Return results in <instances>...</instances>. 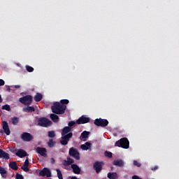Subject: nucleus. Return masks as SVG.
Returning a JSON list of instances; mask_svg holds the SVG:
<instances>
[{"label":"nucleus","mask_w":179,"mask_h":179,"mask_svg":"<svg viewBox=\"0 0 179 179\" xmlns=\"http://www.w3.org/2000/svg\"><path fill=\"white\" fill-rule=\"evenodd\" d=\"M52 113L57 115H62L65 113L66 110V105H62L59 102H55L51 106Z\"/></svg>","instance_id":"obj_1"},{"label":"nucleus","mask_w":179,"mask_h":179,"mask_svg":"<svg viewBox=\"0 0 179 179\" xmlns=\"http://www.w3.org/2000/svg\"><path fill=\"white\" fill-rule=\"evenodd\" d=\"M37 124L43 128H48L52 125V122L45 117H41L38 119Z\"/></svg>","instance_id":"obj_2"},{"label":"nucleus","mask_w":179,"mask_h":179,"mask_svg":"<svg viewBox=\"0 0 179 179\" xmlns=\"http://www.w3.org/2000/svg\"><path fill=\"white\" fill-rule=\"evenodd\" d=\"M115 145L123 149H128L129 148V141L127 138H122L116 141Z\"/></svg>","instance_id":"obj_3"},{"label":"nucleus","mask_w":179,"mask_h":179,"mask_svg":"<svg viewBox=\"0 0 179 179\" xmlns=\"http://www.w3.org/2000/svg\"><path fill=\"white\" fill-rule=\"evenodd\" d=\"M20 102L24 106H31L32 103L33 98L31 95H27L23 97H20Z\"/></svg>","instance_id":"obj_4"},{"label":"nucleus","mask_w":179,"mask_h":179,"mask_svg":"<svg viewBox=\"0 0 179 179\" xmlns=\"http://www.w3.org/2000/svg\"><path fill=\"white\" fill-rule=\"evenodd\" d=\"M69 155H70L73 159H76L77 161L80 159V152L78 150L73 147L71 148L69 150Z\"/></svg>","instance_id":"obj_5"},{"label":"nucleus","mask_w":179,"mask_h":179,"mask_svg":"<svg viewBox=\"0 0 179 179\" xmlns=\"http://www.w3.org/2000/svg\"><path fill=\"white\" fill-rule=\"evenodd\" d=\"M94 124L96 126L101 127H106L108 125L109 122L106 119H96L94 122Z\"/></svg>","instance_id":"obj_6"},{"label":"nucleus","mask_w":179,"mask_h":179,"mask_svg":"<svg viewBox=\"0 0 179 179\" xmlns=\"http://www.w3.org/2000/svg\"><path fill=\"white\" fill-rule=\"evenodd\" d=\"M103 164H104L103 162H99V161H96L94 163L93 169L95 171L96 173H99L101 172Z\"/></svg>","instance_id":"obj_7"},{"label":"nucleus","mask_w":179,"mask_h":179,"mask_svg":"<svg viewBox=\"0 0 179 179\" xmlns=\"http://www.w3.org/2000/svg\"><path fill=\"white\" fill-rule=\"evenodd\" d=\"M73 134L71 132V133H69L68 134H66V136H62L61 137V141H60V143L62 145H68L70 139L72 138V136Z\"/></svg>","instance_id":"obj_8"},{"label":"nucleus","mask_w":179,"mask_h":179,"mask_svg":"<svg viewBox=\"0 0 179 179\" xmlns=\"http://www.w3.org/2000/svg\"><path fill=\"white\" fill-rule=\"evenodd\" d=\"M39 176L46 177L50 178L52 177V172L48 168H43V170H41L39 172Z\"/></svg>","instance_id":"obj_9"},{"label":"nucleus","mask_w":179,"mask_h":179,"mask_svg":"<svg viewBox=\"0 0 179 179\" xmlns=\"http://www.w3.org/2000/svg\"><path fill=\"white\" fill-rule=\"evenodd\" d=\"M90 122V118L85 116L80 117L76 121L77 124H85Z\"/></svg>","instance_id":"obj_10"},{"label":"nucleus","mask_w":179,"mask_h":179,"mask_svg":"<svg viewBox=\"0 0 179 179\" xmlns=\"http://www.w3.org/2000/svg\"><path fill=\"white\" fill-rule=\"evenodd\" d=\"M21 138L26 142H30L33 139V136H31V134L27 133V132H24L21 135Z\"/></svg>","instance_id":"obj_11"},{"label":"nucleus","mask_w":179,"mask_h":179,"mask_svg":"<svg viewBox=\"0 0 179 179\" xmlns=\"http://www.w3.org/2000/svg\"><path fill=\"white\" fill-rule=\"evenodd\" d=\"M36 152L41 156H43V157H47V150L45 148L37 147Z\"/></svg>","instance_id":"obj_12"},{"label":"nucleus","mask_w":179,"mask_h":179,"mask_svg":"<svg viewBox=\"0 0 179 179\" xmlns=\"http://www.w3.org/2000/svg\"><path fill=\"white\" fill-rule=\"evenodd\" d=\"M15 155L20 158H24L25 157H28L29 154L27 153V152L22 149L18 150L17 152L15 153Z\"/></svg>","instance_id":"obj_13"},{"label":"nucleus","mask_w":179,"mask_h":179,"mask_svg":"<svg viewBox=\"0 0 179 179\" xmlns=\"http://www.w3.org/2000/svg\"><path fill=\"white\" fill-rule=\"evenodd\" d=\"M67 160H64L63 161V166H69L70 165H71L72 164L75 163V161L73 159H71V157H66Z\"/></svg>","instance_id":"obj_14"},{"label":"nucleus","mask_w":179,"mask_h":179,"mask_svg":"<svg viewBox=\"0 0 179 179\" xmlns=\"http://www.w3.org/2000/svg\"><path fill=\"white\" fill-rule=\"evenodd\" d=\"M3 129L4 130V132L7 136H9L10 134L9 126L7 122H3Z\"/></svg>","instance_id":"obj_15"},{"label":"nucleus","mask_w":179,"mask_h":179,"mask_svg":"<svg viewBox=\"0 0 179 179\" xmlns=\"http://www.w3.org/2000/svg\"><path fill=\"white\" fill-rule=\"evenodd\" d=\"M72 127L66 126L64 128L62 129V136H66L67 134H70L71 131Z\"/></svg>","instance_id":"obj_16"},{"label":"nucleus","mask_w":179,"mask_h":179,"mask_svg":"<svg viewBox=\"0 0 179 179\" xmlns=\"http://www.w3.org/2000/svg\"><path fill=\"white\" fill-rule=\"evenodd\" d=\"M71 169H73V173L79 175L81 172V169L77 164H72Z\"/></svg>","instance_id":"obj_17"},{"label":"nucleus","mask_w":179,"mask_h":179,"mask_svg":"<svg viewBox=\"0 0 179 179\" xmlns=\"http://www.w3.org/2000/svg\"><path fill=\"white\" fill-rule=\"evenodd\" d=\"M5 159L8 160L10 159L9 154L3 151L2 149H0V159Z\"/></svg>","instance_id":"obj_18"},{"label":"nucleus","mask_w":179,"mask_h":179,"mask_svg":"<svg viewBox=\"0 0 179 179\" xmlns=\"http://www.w3.org/2000/svg\"><path fill=\"white\" fill-rule=\"evenodd\" d=\"M22 111L28 113H31L35 111L34 106H27L22 108Z\"/></svg>","instance_id":"obj_19"},{"label":"nucleus","mask_w":179,"mask_h":179,"mask_svg":"<svg viewBox=\"0 0 179 179\" xmlns=\"http://www.w3.org/2000/svg\"><path fill=\"white\" fill-rule=\"evenodd\" d=\"M113 165H115L117 167H124V161H122L121 159H117V160L113 161Z\"/></svg>","instance_id":"obj_20"},{"label":"nucleus","mask_w":179,"mask_h":179,"mask_svg":"<svg viewBox=\"0 0 179 179\" xmlns=\"http://www.w3.org/2000/svg\"><path fill=\"white\" fill-rule=\"evenodd\" d=\"M7 170H5L4 168L0 166V174L1 176V178H7Z\"/></svg>","instance_id":"obj_21"},{"label":"nucleus","mask_w":179,"mask_h":179,"mask_svg":"<svg viewBox=\"0 0 179 179\" xmlns=\"http://www.w3.org/2000/svg\"><path fill=\"white\" fill-rule=\"evenodd\" d=\"M107 178L109 179H118V174H117L115 172H110L108 173Z\"/></svg>","instance_id":"obj_22"},{"label":"nucleus","mask_w":179,"mask_h":179,"mask_svg":"<svg viewBox=\"0 0 179 179\" xmlns=\"http://www.w3.org/2000/svg\"><path fill=\"white\" fill-rule=\"evenodd\" d=\"M9 168L12 169L14 171H17L18 170V165L16 162H11L9 164Z\"/></svg>","instance_id":"obj_23"},{"label":"nucleus","mask_w":179,"mask_h":179,"mask_svg":"<svg viewBox=\"0 0 179 179\" xmlns=\"http://www.w3.org/2000/svg\"><path fill=\"white\" fill-rule=\"evenodd\" d=\"M50 119L52 120V121H53L55 123H58L59 120V117L58 115L52 113L50 114Z\"/></svg>","instance_id":"obj_24"},{"label":"nucleus","mask_w":179,"mask_h":179,"mask_svg":"<svg viewBox=\"0 0 179 179\" xmlns=\"http://www.w3.org/2000/svg\"><path fill=\"white\" fill-rule=\"evenodd\" d=\"M42 99H43V95L38 92H37V94L34 97V100L36 102L41 101Z\"/></svg>","instance_id":"obj_25"},{"label":"nucleus","mask_w":179,"mask_h":179,"mask_svg":"<svg viewBox=\"0 0 179 179\" xmlns=\"http://www.w3.org/2000/svg\"><path fill=\"white\" fill-rule=\"evenodd\" d=\"M89 134H90V131H83L80 137L82 138V139H86L88 138Z\"/></svg>","instance_id":"obj_26"},{"label":"nucleus","mask_w":179,"mask_h":179,"mask_svg":"<svg viewBox=\"0 0 179 179\" xmlns=\"http://www.w3.org/2000/svg\"><path fill=\"white\" fill-rule=\"evenodd\" d=\"M11 120H12V124L15 125L19 123V117H13Z\"/></svg>","instance_id":"obj_27"},{"label":"nucleus","mask_w":179,"mask_h":179,"mask_svg":"<svg viewBox=\"0 0 179 179\" xmlns=\"http://www.w3.org/2000/svg\"><path fill=\"white\" fill-rule=\"evenodd\" d=\"M69 103V101L68 99H62L60 101V105L64 106L68 105Z\"/></svg>","instance_id":"obj_28"},{"label":"nucleus","mask_w":179,"mask_h":179,"mask_svg":"<svg viewBox=\"0 0 179 179\" xmlns=\"http://www.w3.org/2000/svg\"><path fill=\"white\" fill-rule=\"evenodd\" d=\"M55 144V141H53L52 139H50L49 141H48V146L49 148H52L54 147Z\"/></svg>","instance_id":"obj_29"},{"label":"nucleus","mask_w":179,"mask_h":179,"mask_svg":"<svg viewBox=\"0 0 179 179\" xmlns=\"http://www.w3.org/2000/svg\"><path fill=\"white\" fill-rule=\"evenodd\" d=\"M56 171H57V178L59 179H63V175H62V173L60 171V170L57 169Z\"/></svg>","instance_id":"obj_30"},{"label":"nucleus","mask_w":179,"mask_h":179,"mask_svg":"<svg viewBox=\"0 0 179 179\" xmlns=\"http://www.w3.org/2000/svg\"><path fill=\"white\" fill-rule=\"evenodd\" d=\"M104 155L108 158H112L113 157V153L108 151H105Z\"/></svg>","instance_id":"obj_31"},{"label":"nucleus","mask_w":179,"mask_h":179,"mask_svg":"<svg viewBox=\"0 0 179 179\" xmlns=\"http://www.w3.org/2000/svg\"><path fill=\"white\" fill-rule=\"evenodd\" d=\"M48 137L50 138H53L55 137V133L54 131H48Z\"/></svg>","instance_id":"obj_32"},{"label":"nucleus","mask_w":179,"mask_h":179,"mask_svg":"<svg viewBox=\"0 0 179 179\" xmlns=\"http://www.w3.org/2000/svg\"><path fill=\"white\" fill-rule=\"evenodd\" d=\"M21 169L23 170L24 172H29V166H24L22 165Z\"/></svg>","instance_id":"obj_33"},{"label":"nucleus","mask_w":179,"mask_h":179,"mask_svg":"<svg viewBox=\"0 0 179 179\" xmlns=\"http://www.w3.org/2000/svg\"><path fill=\"white\" fill-rule=\"evenodd\" d=\"M2 109L6 110V111H10V107L9 105L6 104V105L2 106Z\"/></svg>","instance_id":"obj_34"},{"label":"nucleus","mask_w":179,"mask_h":179,"mask_svg":"<svg viewBox=\"0 0 179 179\" xmlns=\"http://www.w3.org/2000/svg\"><path fill=\"white\" fill-rule=\"evenodd\" d=\"M26 70L29 72L31 73L34 71V69H33L31 66H26Z\"/></svg>","instance_id":"obj_35"},{"label":"nucleus","mask_w":179,"mask_h":179,"mask_svg":"<svg viewBox=\"0 0 179 179\" xmlns=\"http://www.w3.org/2000/svg\"><path fill=\"white\" fill-rule=\"evenodd\" d=\"M76 124V122H68V127H72Z\"/></svg>","instance_id":"obj_36"},{"label":"nucleus","mask_w":179,"mask_h":179,"mask_svg":"<svg viewBox=\"0 0 179 179\" xmlns=\"http://www.w3.org/2000/svg\"><path fill=\"white\" fill-rule=\"evenodd\" d=\"M23 166H29V160L28 157H27V159H26L25 162H24Z\"/></svg>","instance_id":"obj_37"},{"label":"nucleus","mask_w":179,"mask_h":179,"mask_svg":"<svg viewBox=\"0 0 179 179\" xmlns=\"http://www.w3.org/2000/svg\"><path fill=\"white\" fill-rule=\"evenodd\" d=\"M15 179H24L23 175H20L19 173H17L15 175Z\"/></svg>","instance_id":"obj_38"},{"label":"nucleus","mask_w":179,"mask_h":179,"mask_svg":"<svg viewBox=\"0 0 179 179\" xmlns=\"http://www.w3.org/2000/svg\"><path fill=\"white\" fill-rule=\"evenodd\" d=\"M134 165L137 167L141 166V164L140 162H138V161H134Z\"/></svg>","instance_id":"obj_39"},{"label":"nucleus","mask_w":179,"mask_h":179,"mask_svg":"<svg viewBox=\"0 0 179 179\" xmlns=\"http://www.w3.org/2000/svg\"><path fill=\"white\" fill-rule=\"evenodd\" d=\"M81 149L83 150H87L89 148H88V147H87V145H81Z\"/></svg>","instance_id":"obj_40"},{"label":"nucleus","mask_w":179,"mask_h":179,"mask_svg":"<svg viewBox=\"0 0 179 179\" xmlns=\"http://www.w3.org/2000/svg\"><path fill=\"white\" fill-rule=\"evenodd\" d=\"M85 145L87 146V148H90L91 146H92V143H89V142H87L85 143Z\"/></svg>","instance_id":"obj_41"},{"label":"nucleus","mask_w":179,"mask_h":179,"mask_svg":"<svg viewBox=\"0 0 179 179\" xmlns=\"http://www.w3.org/2000/svg\"><path fill=\"white\" fill-rule=\"evenodd\" d=\"M5 85V82L3 79H0V86H3Z\"/></svg>","instance_id":"obj_42"},{"label":"nucleus","mask_w":179,"mask_h":179,"mask_svg":"<svg viewBox=\"0 0 179 179\" xmlns=\"http://www.w3.org/2000/svg\"><path fill=\"white\" fill-rule=\"evenodd\" d=\"M132 179H142L139 176H138L137 175H134L132 176Z\"/></svg>","instance_id":"obj_43"},{"label":"nucleus","mask_w":179,"mask_h":179,"mask_svg":"<svg viewBox=\"0 0 179 179\" xmlns=\"http://www.w3.org/2000/svg\"><path fill=\"white\" fill-rule=\"evenodd\" d=\"M50 163H51L52 164H53L55 163V160L54 158H51V159H50Z\"/></svg>","instance_id":"obj_44"},{"label":"nucleus","mask_w":179,"mask_h":179,"mask_svg":"<svg viewBox=\"0 0 179 179\" xmlns=\"http://www.w3.org/2000/svg\"><path fill=\"white\" fill-rule=\"evenodd\" d=\"M158 169V166H155L151 169L152 171H157Z\"/></svg>","instance_id":"obj_45"},{"label":"nucleus","mask_w":179,"mask_h":179,"mask_svg":"<svg viewBox=\"0 0 179 179\" xmlns=\"http://www.w3.org/2000/svg\"><path fill=\"white\" fill-rule=\"evenodd\" d=\"M6 90H8V91H10V87H9V86L6 85Z\"/></svg>","instance_id":"obj_46"},{"label":"nucleus","mask_w":179,"mask_h":179,"mask_svg":"<svg viewBox=\"0 0 179 179\" xmlns=\"http://www.w3.org/2000/svg\"><path fill=\"white\" fill-rule=\"evenodd\" d=\"M15 89H19V88H20V85H15Z\"/></svg>","instance_id":"obj_47"},{"label":"nucleus","mask_w":179,"mask_h":179,"mask_svg":"<svg viewBox=\"0 0 179 179\" xmlns=\"http://www.w3.org/2000/svg\"><path fill=\"white\" fill-rule=\"evenodd\" d=\"M2 102H3V99H2L1 95H0V103H2Z\"/></svg>","instance_id":"obj_48"},{"label":"nucleus","mask_w":179,"mask_h":179,"mask_svg":"<svg viewBox=\"0 0 179 179\" xmlns=\"http://www.w3.org/2000/svg\"><path fill=\"white\" fill-rule=\"evenodd\" d=\"M71 179H78L76 176L71 178Z\"/></svg>","instance_id":"obj_49"},{"label":"nucleus","mask_w":179,"mask_h":179,"mask_svg":"<svg viewBox=\"0 0 179 179\" xmlns=\"http://www.w3.org/2000/svg\"><path fill=\"white\" fill-rule=\"evenodd\" d=\"M0 132H1V134H3V130H1Z\"/></svg>","instance_id":"obj_50"},{"label":"nucleus","mask_w":179,"mask_h":179,"mask_svg":"<svg viewBox=\"0 0 179 179\" xmlns=\"http://www.w3.org/2000/svg\"><path fill=\"white\" fill-rule=\"evenodd\" d=\"M11 152H14V151H13V150H11Z\"/></svg>","instance_id":"obj_51"},{"label":"nucleus","mask_w":179,"mask_h":179,"mask_svg":"<svg viewBox=\"0 0 179 179\" xmlns=\"http://www.w3.org/2000/svg\"><path fill=\"white\" fill-rule=\"evenodd\" d=\"M48 179H51V178H48Z\"/></svg>","instance_id":"obj_52"}]
</instances>
